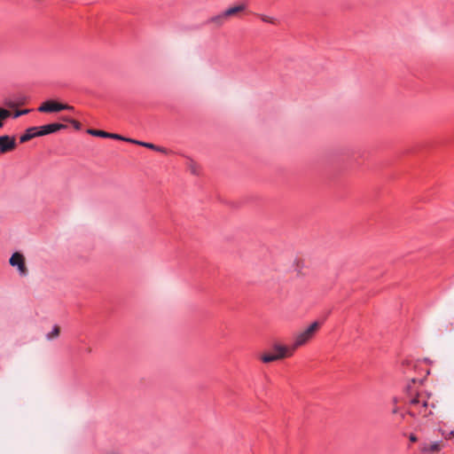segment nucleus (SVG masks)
Wrapping results in <instances>:
<instances>
[{
    "label": "nucleus",
    "instance_id": "5",
    "mask_svg": "<svg viewBox=\"0 0 454 454\" xmlns=\"http://www.w3.org/2000/svg\"><path fill=\"white\" fill-rule=\"evenodd\" d=\"M10 264L13 267H17L20 274L21 276H26L27 274V270L25 266L24 256L20 253H14L10 258Z\"/></svg>",
    "mask_w": 454,
    "mask_h": 454
},
{
    "label": "nucleus",
    "instance_id": "22",
    "mask_svg": "<svg viewBox=\"0 0 454 454\" xmlns=\"http://www.w3.org/2000/svg\"><path fill=\"white\" fill-rule=\"evenodd\" d=\"M72 123H73V125L74 126L75 129H80L81 124L78 121H72Z\"/></svg>",
    "mask_w": 454,
    "mask_h": 454
},
{
    "label": "nucleus",
    "instance_id": "3",
    "mask_svg": "<svg viewBox=\"0 0 454 454\" xmlns=\"http://www.w3.org/2000/svg\"><path fill=\"white\" fill-rule=\"evenodd\" d=\"M274 350L276 351L275 354H265L263 355L261 359L263 363H270L278 359H282L286 356H290L289 349L287 346L276 344L273 347Z\"/></svg>",
    "mask_w": 454,
    "mask_h": 454
},
{
    "label": "nucleus",
    "instance_id": "17",
    "mask_svg": "<svg viewBox=\"0 0 454 454\" xmlns=\"http://www.w3.org/2000/svg\"><path fill=\"white\" fill-rule=\"evenodd\" d=\"M28 112H29V110H28V109L18 110V111H16V112L13 114V116H12V117H13L14 119H16V118H18V117H20V116H21V115H23V114H27Z\"/></svg>",
    "mask_w": 454,
    "mask_h": 454
},
{
    "label": "nucleus",
    "instance_id": "11",
    "mask_svg": "<svg viewBox=\"0 0 454 454\" xmlns=\"http://www.w3.org/2000/svg\"><path fill=\"white\" fill-rule=\"evenodd\" d=\"M246 9V5L245 4H239V5H237V6H233V7H231V8H228L227 10H225L223 12L224 15L226 18L231 16V15H234L239 12H242Z\"/></svg>",
    "mask_w": 454,
    "mask_h": 454
},
{
    "label": "nucleus",
    "instance_id": "16",
    "mask_svg": "<svg viewBox=\"0 0 454 454\" xmlns=\"http://www.w3.org/2000/svg\"><path fill=\"white\" fill-rule=\"evenodd\" d=\"M260 18L263 22L271 23V24H273L275 22V19L272 17H269V16L261 14Z\"/></svg>",
    "mask_w": 454,
    "mask_h": 454
},
{
    "label": "nucleus",
    "instance_id": "15",
    "mask_svg": "<svg viewBox=\"0 0 454 454\" xmlns=\"http://www.w3.org/2000/svg\"><path fill=\"white\" fill-rule=\"evenodd\" d=\"M12 115V113L4 108L0 107V121L3 122Z\"/></svg>",
    "mask_w": 454,
    "mask_h": 454
},
{
    "label": "nucleus",
    "instance_id": "21",
    "mask_svg": "<svg viewBox=\"0 0 454 454\" xmlns=\"http://www.w3.org/2000/svg\"><path fill=\"white\" fill-rule=\"evenodd\" d=\"M409 439H410V441H411V442H417V440H418L417 436H416L415 434H410Z\"/></svg>",
    "mask_w": 454,
    "mask_h": 454
},
{
    "label": "nucleus",
    "instance_id": "4",
    "mask_svg": "<svg viewBox=\"0 0 454 454\" xmlns=\"http://www.w3.org/2000/svg\"><path fill=\"white\" fill-rule=\"evenodd\" d=\"M62 110H74V107L69 105L58 103L55 101H46L41 106H39L38 111L42 113H54L59 112Z\"/></svg>",
    "mask_w": 454,
    "mask_h": 454
},
{
    "label": "nucleus",
    "instance_id": "2",
    "mask_svg": "<svg viewBox=\"0 0 454 454\" xmlns=\"http://www.w3.org/2000/svg\"><path fill=\"white\" fill-rule=\"evenodd\" d=\"M319 323L318 322H313L310 325H309L305 330L302 332L297 333L294 336L293 344L288 347L289 354L293 355L294 350L298 348L299 347L304 345L307 343L315 334V333L319 328Z\"/></svg>",
    "mask_w": 454,
    "mask_h": 454
},
{
    "label": "nucleus",
    "instance_id": "19",
    "mask_svg": "<svg viewBox=\"0 0 454 454\" xmlns=\"http://www.w3.org/2000/svg\"><path fill=\"white\" fill-rule=\"evenodd\" d=\"M189 168L191 170V172L193 174V175H198L199 172L197 170V168L195 166V163L193 161H191L190 162V165H189Z\"/></svg>",
    "mask_w": 454,
    "mask_h": 454
},
{
    "label": "nucleus",
    "instance_id": "6",
    "mask_svg": "<svg viewBox=\"0 0 454 454\" xmlns=\"http://www.w3.org/2000/svg\"><path fill=\"white\" fill-rule=\"evenodd\" d=\"M16 140L14 137L4 135L0 137V153L12 152L16 148Z\"/></svg>",
    "mask_w": 454,
    "mask_h": 454
},
{
    "label": "nucleus",
    "instance_id": "20",
    "mask_svg": "<svg viewBox=\"0 0 454 454\" xmlns=\"http://www.w3.org/2000/svg\"><path fill=\"white\" fill-rule=\"evenodd\" d=\"M442 435L446 438V439H449L452 436H454V431H450L449 433H445V432H442Z\"/></svg>",
    "mask_w": 454,
    "mask_h": 454
},
{
    "label": "nucleus",
    "instance_id": "14",
    "mask_svg": "<svg viewBox=\"0 0 454 454\" xmlns=\"http://www.w3.org/2000/svg\"><path fill=\"white\" fill-rule=\"evenodd\" d=\"M59 334V327L58 325H54L51 332H50L49 333H47L46 335V338L48 340H51L53 338H56L58 337Z\"/></svg>",
    "mask_w": 454,
    "mask_h": 454
},
{
    "label": "nucleus",
    "instance_id": "10",
    "mask_svg": "<svg viewBox=\"0 0 454 454\" xmlns=\"http://www.w3.org/2000/svg\"><path fill=\"white\" fill-rule=\"evenodd\" d=\"M441 450V442H434L431 443H424L421 446V451L423 453H430L434 451H438Z\"/></svg>",
    "mask_w": 454,
    "mask_h": 454
},
{
    "label": "nucleus",
    "instance_id": "8",
    "mask_svg": "<svg viewBox=\"0 0 454 454\" xmlns=\"http://www.w3.org/2000/svg\"><path fill=\"white\" fill-rule=\"evenodd\" d=\"M37 137H40L38 127H30V128L27 129L25 130L24 134H22L20 137V142L26 143V142L31 140L32 138H35Z\"/></svg>",
    "mask_w": 454,
    "mask_h": 454
},
{
    "label": "nucleus",
    "instance_id": "9",
    "mask_svg": "<svg viewBox=\"0 0 454 454\" xmlns=\"http://www.w3.org/2000/svg\"><path fill=\"white\" fill-rule=\"evenodd\" d=\"M88 133L94 137H106V138H113V139H124V137L115 134V133H108L104 130L99 129H88Z\"/></svg>",
    "mask_w": 454,
    "mask_h": 454
},
{
    "label": "nucleus",
    "instance_id": "12",
    "mask_svg": "<svg viewBox=\"0 0 454 454\" xmlns=\"http://www.w3.org/2000/svg\"><path fill=\"white\" fill-rule=\"evenodd\" d=\"M143 145H144V147L150 148V149H153V150L163 153H168V150L165 147L158 146L155 144L144 142Z\"/></svg>",
    "mask_w": 454,
    "mask_h": 454
},
{
    "label": "nucleus",
    "instance_id": "18",
    "mask_svg": "<svg viewBox=\"0 0 454 454\" xmlns=\"http://www.w3.org/2000/svg\"><path fill=\"white\" fill-rule=\"evenodd\" d=\"M122 141L137 144L138 145H142V140H137L132 138L124 137V139H121Z\"/></svg>",
    "mask_w": 454,
    "mask_h": 454
},
{
    "label": "nucleus",
    "instance_id": "1",
    "mask_svg": "<svg viewBox=\"0 0 454 454\" xmlns=\"http://www.w3.org/2000/svg\"><path fill=\"white\" fill-rule=\"evenodd\" d=\"M416 382V380L412 379L411 383L406 387L408 414L413 418L418 416L427 418L433 414L432 409L434 408V404L428 403L430 395L414 387Z\"/></svg>",
    "mask_w": 454,
    "mask_h": 454
},
{
    "label": "nucleus",
    "instance_id": "7",
    "mask_svg": "<svg viewBox=\"0 0 454 454\" xmlns=\"http://www.w3.org/2000/svg\"><path fill=\"white\" fill-rule=\"evenodd\" d=\"M66 128H67V126L62 123H50V124L43 125V126L38 127L39 135H40V137L46 136L49 134L55 133L60 129H64Z\"/></svg>",
    "mask_w": 454,
    "mask_h": 454
},
{
    "label": "nucleus",
    "instance_id": "23",
    "mask_svg": "<svg viewBox=\"0 0 454 454\" xmlns=\"http://www.w3.org/2000/svg\"><path fill=\"white\" fill-rule=\"evenodd\" d=\"M4 127V122L2 121H0V129H2Z\"/></svg>",
    "mask_w": 454,
    "mask_h": 454
},
{
    "label": "nucleus",
    "instance_id": "13",
    "mask_svg": "<svg viewBox=\"0 0 454 454\" xmlns=\"http://www.w3.org/2000/svg\"><path fill=\"white\" fill-rule=\"evenodd\" d=\"M225 19L226 17L223 12L221 14L212 17L210 19V21L213 23H216L218 25H222L224 22Z\"/></svg>",
    "mask_w": 454,
    "mask_h": 454
}]
</instances>
